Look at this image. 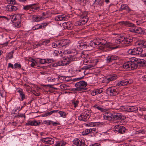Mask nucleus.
<instances>
[{
	"mask_svg": "<svg viewBox=\"0 0 146 146\" xmlns=\"http://www.w3.org/2000/svg\"><path fill=\"white\" fill-rule=\"evenodd\" d=\"M77 46L80 49H83L86 51L91 50L93 48L96 47H102V48L106 46L111 50L115 49L117 48L112 47L109 45H106L105 40L100 38L96 39L93 41H91L89 43L84 42L83 41H80L77 43Z\"/></svg>",
	"mask_w": 146,
	"mask_h": 146,
	"instance_id": "obj_1",
	"label": "nucleus"
},
{
	"mask_svg": "<svg viewBox=\"0 0 146 146\" xmlns=\"http://www.w3.org/2000/svg\"><path fill=\"white\" fill-rule=\"evenodd\" d=\"M133 61H128L123 64V68L128 70H133L136 69L139 65V66L145 65L146 61L143 59L135 58Z\"/></svg>",
	"mask_w": 146,
	"mask_h": 146,
	"instance_id": "obj_2",
	"label": "nucleus"
},
{
	"mask_svg": "<svg viewBox=\"0 0 146 146\" xmlns=\"http://www.w3.org/2000/svg\"><path fill=\"white\" fill-rule=\"evenodd\" d=\"M87 85L86 82L84 81H80L77 82L75 84L76 88L75 89V90L78 91H83L87 89L86 87Z\"/></svg>",
	"mask_w": 146,
	"mask_h": 146,
	"instance_id": "obj_3",
	"label": "nucleus"
},
{
	"mask_svg": "<svg viewBox=\"0 0 146 146\" xmlns=\"http://www.w3.org/2000/svg\"><path fill=\"white\" fill-rule=\"evenodd\" d=\"M54 139L50 137L42 138L40 141L44 144H52L54 143Z\"/></svg>",
	"mask_w": 146,
	"mask_h": 146,
	"instance_id": "obj_4",
	"label": "nucleus"
},
{
	"mask_svg": "<svg viewBox=\"0 0 146 146\" xmlns=\"http://www.w3.org/2000/svg\"><path fill=\"white\" fill-rule=\"evenodd\" d=\"M90 115L88 113H84L78 117V119L80 121H86L90 118Z\"/></svg>",
	"mask_w": 146,
	"mask_h": 146,
	"instance_id": "obj_5",
	"label": "nucleus"
},
{
	"mask_svg": "<svg viewBox=\"0 0 146 146\" xmlns=\"http://www.w3.org/2000/svg\"><path fill=\"white\" fill-rule=\"evenodd\" d=\"M114 128L116 131L118 132L121 134L125 132V131L126 130L125 127L120 125H116L114 127Z\"/></svg>",
	"mask_w": 146,
	"mask_h": 146,
	"instance_id": "obj_6",
	"label": "nucleus"
},
{
	"mask_svg": "<svg viewBox=\"0 0 146 146\" xmlns=\"http://www.w3.org/2000/svg\"><path fill=\"white\" fill-rule=\"evenodd\" d=\"M41 124V123L40 121H37L36 120H30L25 124L26 126H38Z\"/></svg>",
	"mask_w": 146,
	"mask_h": 146,
	"instance_id": "obj_7",
	"label": "nucleus"
},
{
	"mask_svg": "<svg viewBox=\"0 0 146 146\" xmlns=\"http://www.w3.org/2000/svg\"><path fill=\"white\" fill-rule=\"evenodd\" d=\"M108 92H109L110 95L111 96H115L118 95L119 92H118L117 90L112 88H109L107 90Z\"/></svg>",
	"mask_w": 146,
	"mask_h": 146,
	"instance_id": "obj_8",
	"label": "nucleus"
},
{
	"mask_svg": "<svg viewBox=\"0 0 146 146\" xmlns=\"http://www.w3.org/2000/svg\"><path fill=\"white\" fill-rule=\"evenodd\" d=\"M121 25L128 27H134L135 25L129 21H122L119 22Z\"/></svg>",
	"mask_w": 146,
	"mask_h": 146,
	"instance_id": "obj_9",
	"label": "nucleus"
},
{
	"mask_svg": "<svg viewBox=\"0 0 146 146\" xmlns=\"http://www.w3.org/2000/svg\"><path fill=\"white\" fill-rule=\"evenodd\" d=\"M48 23H42L41 25H39L38 27H37L39 25L38 24H37L33 27L32 30L33 31H34L36 30L41 29L42 28H44L46 26H47L48 25Z\"/></svg>",
	"mask_w": 146,
	"mask_h": 146,
	"instance_id": "obj_10",
	"label": "nucleus"
},
{
	"mask_svg": "<svg viewBox=\"0 0 146 146\" xmlns=\"http://www.w3.org/2000/svg\"><path fill=\"white\" fill-rule=\"evenodd\" d=\"M138 108L136 106H128L126 110L129 112H135L137 111Z\"/></svg>",
	"mask_w": 146,
	"mask_h": 146,
	"instance_id": "obj_11",
	"label": "nucleus"
},
{
	"mask_svg": "<svg viewBox=\"0 0 146 146\" xmlns=\"http://www.w3.org/2000/svg\"><path fill=\"white\" fill-rule=\"evenodd\" d=\"M112 120H120L121 119H125L126 117L122 115L120 113H116L114 114Z\"/></svg>",
	"mask_w": 146,
	"mask_h": 146,
	"instance_id": "obj_12",
	"label": "nucleus"
},
{
	"mask_svg": "<svg viewBox=\"0 0 146 146\" xmlns=\"http://www.w3.org/2000/svg\"><path fill=\"white\" fill-rule=\"evenodd\" d=\"M118 57L116 56H108L106 57V62L108 63L118 59Z\"/></svg>",
	"mask_w": 146,
	"mask_h": 146,
	"instance_id": "obj_13",
	"label": "nucleus"
},
{
	"mask_svg": "<svg viewBox=\"0 0 146 146\" xmlns=\"http://www.w3.org/2000/svg\"><path fill=\"white\" fill-rule=\"evenodd\" d=\"M75 58L73 57H67L65 59V60L63 61V66L67 65L70 64L72 61L75 60Z\"/></svg>",
	"mask_w": 146,
	"mask_h": 146,
	"instance_id": "obj_14",
	"label": "nucleus"
},
{
	"mask_svg": "<svg viewBox=\"0 0 146 146\" xmlns=\"http://www.w3.org/2000/svg\"><path fill=\"white\" fill-rule=\"evenodd\" d=\"M73 25L70 22H65L63 23V26L65 29H71Z\"/></svg>",
	"mask_w": 146,
	"mask_h": 146,
	"instance_id": "obj_15",
	"label": "nucleus"
},
{
	"mask_svg": "<svg viewBox=\"0 0 146 146\" xmlns=\"http://www.w3.org/2000/svg\"><path fill=\"white\" fill-rule=\"evenodd\" d=\"M135 55H140V56H143V55H142L143 54H141L143 51L141 48L140 47H136L135 48Z\"/></svg>",
	"mask_w": 146,
	"mask_h": 146,
	"instance_id": "obj_16",
	"label": "nucleus"
},
{
	"mask_svg": "<svg viewBox=\"0 0 146 146\" xmlns=\"http://www.w3.org/2000/svg\"><path fill=\"white\" fill-rule=\"evenodd\" d=\"M94 4L95 5V6L100 7L104 5V1L102 0H95Z\"/></svg>",
	"mask_w": 146,
	"mask_h": 146,
	"instance_id": "obj_17",
	"label": "nucleus"
},
{
	"mask_svg": "<svg viewBox=\"0 0 146 146\" xmlns=\"http://www.w3.org/2000/svg\"><path fill=\"white\" fill-rule=\"evenodd\" d=\"M36 4H33L29 5H27L26 6H23V9L26 10L31 9L32 11L34 9V7H33L36 5Z\"/></svg>",
	"mask_w": 146,
	"mask_h": 146,
	"instance_id": "obj_18",
	"label": "nucleus"
},
{
	"mask_svg": "<svg viewBox=\"0 0 146 146\" xmlns=\"http://www.w3.org/2000/svg\"><path fill=\"white\" fill-rule=\"evenodd\" d=\"M135 33L138 34H144L145 33V30L141 28L136 27Z\"/></svg>",
	"mask_w": 146,
	"mask_h": 146,
	"instance_id": "obj_19",
	"label": "nucleus"
},
{
	"mask_svg": "<svg viewBox=\"0 0 146 146\" xmlns=\"http://www.w3.org/2000/svg\"><path fill=\"white\" fill-rule=\"evenodd\" d=\"M138 44L141 46H142L143 48H146V41L140 40H139Z\"/></svg>",
	"mask_w": 146,
	"mask_h": 146,
	"instance_id": "obj_20",
	"label": "nucleus"
},
{
	"mask_svg": "<svg viewBox=\"0 0 146 146\" xmlns=\"http://www.w3.org/2000/svg\"><path fill=\"white\" fill-rule=\"evenodd\" d=\"M17 92L19 93L20 96L21 97V99L23 101L25 98V95L24 93L23 92V90L21 89L19 90Z\"/></svg>",
	"mask_w": 146,
	"mask_h": 146,
	"instance_id": "obj_21",
	"label": "nucleus"
},
{
	"mask_svg": "<svg viewBox=\"0 0 146 146\" xmlns=\"http://www.w3.org/2000/svg\"><path fill=\"white\" fill-rule=\"evenodd\" d=\"M63 61H59L56 62L53 64L52 66L56 67L59 66H63Z\"/></svg>",
	"mask_w": 146,
	"mask_h": 146,
	"instance_id": "obj_22",
	"label": "nucleus"
},
{
	"mask_svg": "<svg viewBox=\"0 0 146 146\" xmlns=\"http://www.w3.org/2000/svg\"><path fill=\"white\" fill-rule=\"evenodd\" d=\"M50 42V40L48 39H46L44 41H43L42 42L39 43L38 44V46H41L42 45H44L46 46Z\"/></svg>",
	"mask_w": 146,
	"mask_h": 146,
	"instance_id": "obj_23",
	"label": "nucleus"
},
{
	"mask_svg": "<svg viewBox=\"0 0 146 146\" xmlns=\"http://www.w3.org/2000/svg\"><path fill=\"white\" fill-rule=\"evenodd\" d=\"M127 52L129 54L135 55V48L129 49Z\"/></svg>",
	"mask_w": 146,
	"mask_h": 146,
	"instance_id": "obj_24",
	"label": "nucleus"
},
{
	"mask_svg": "<svg viewBox=\"0 0 146 146\" xmlns=\"http://www.w3.org/2000/svg\"><path fill=\"white\" fill-rule=\"evenodd\" d=\"M88 20V17L86 16L83 17L82 19L81 20V21L83 25H84L87 23Z\"/></svg>",
	"mask_w": 146,
	"mask_h": 146,
	"instance_id": "obj_25",
	"label": "nucleus"
},
{
	"mask_svg": "<svg viewBox=\"0 0 146 146\" xmlns=\"http://www.w3.org/2000/svg\"><path fill=\"white\" fill-rule=\"evenodd\" d=\"M81 139H78L77 138H76L73 141V143L76 145L77 146H79Z\"/></svg>",
	"mask_w": 146,
	"mask_h": 146,
	"instance_id": "obj_26",
	"label": "nucleus"
},
{
	"mask_svg": "<svg viewBox=\"0 0 146 146\" xmlns=\"http://www.w3.org/2000/svg\"><path fill=\"white\" fill-rule=\"evenodd\" d=\"M128 6L126 4H122L121 5L120 8V11L123 10H126Z\"/></svg>",
	"mask_w": 146,
	"mask_h": 146,
	"instance_id": "obj_27",
	"label": "nucleus"
},
{
	"mask_svg": "<svg viewBox=\"0 0 146 146\" xmlns=\"http://www.w3.org/2000/svg\"><path fill=\"white\" fill-rule=\"evenodd\" d=\"M59 114L61 116L63 117H66V113L62 111H60L58 112Z\"/></svg>",
	"mask_w": 146,
	"mask_h": 146,
	"instance_id": "obj_28",
	"label": "nucleus"
},
{
	"mask_svg": "<svg viewBox=\"0 0 146 146\" xmlns=\"http://www.w3.org/2000/svg\"><path fill=\"white\" fill-rule=\"evenodd\" d=\"M41 17L36 16L35 17H33V20L34 22H38L41 20Z\"/></svg>",
	"mask_w": 146,
	"mask_h": 146,
	"instance_id": "obj_29",
	"label": "nucleus"
},
{
	"mask_svg": "<svg viewBox=\"0 0 146 146\" xmlns=\"http://www.w3.org/2000/svg\"><path fill=\"white\" fill-rule=\"evenodd\" d=\"M126 37L123 36H120L119 40H120L122 42V44H124L125 42Z\"/></svg>",
	"mask_w": 146,
	"mask_h": 146,
	"instance_id": "obj_30",
	"label": "nucleus"
},
{
	"mask_svg": "<svg viewBox=\"0 0 146 146\" xmlns=\"http://www.w3.org/2000/svg\"><path fill=\"white\" fill-rule=\"evenodd\" d=\"M90 133V131L89 129H86L85 131H83L82 132V135H86L89 133Z\"/></svg>",
	"mask_w": 146,
	"mask_h": 146,
	"instance_id": "obj_31",
	"label": "nucleus"
},
{
	"mask_svg": "<svg viewBox=\"0 0 146 146\" xmlns=\"http://www.w3.org/2000/svg\"><path fill=\"white\" fill-rule=\"evenodd\" d=\"M104 118L105 119L108 120H112V117H110L106 113L104 116Z\"/></svg>",
	"mask_w": 146,
	"mask_h": 146,
	"instance_id": "obj_32",
	"label": "nucleus"
},
{
	"mask_svg": "<svg viewBox=\"0 0 146 146\" xmlns=\"http://www.w3.org/2000/svg\"><path fill=\"white\" fill-rule=\"evenodd\" d=\"M61 41L62 47L64 46L67 44V40H63Z\"/></svg>",
	"mask_w": 146,
	"mask_h": 146,
	"instance_id": "obj_33",
	"label": "nucleus"
},
{
	"mask_svg": "<svg viewBox=\"0 0 146 146\" xmlns=\"http://www.w3.org/2000/svg\"><path fill=\"white\" fill-rule=\"evenodd\" d=\"M79 102L78 101H74L73 100L72 101V105L74 106V107L76 108Z\"/></svg>",
	"mask_w": 146,
	"mask_h": 146,
	"instance_id": "obj_34",
	"label": "nucleus"
},
{
	"mask_svg": "<svg viewBox=\"0 0 146 146\" xmlns=\"http://www.w3.org/2000/svg\"><path fill=\"white\" fill-rule=\"evenodd\" d=\"M119 121V124H120L124 125L126 124L127 122V121L125 120V119H121Z\"/></svg>",
	"mask_w": 146,
	"mask_h": 146,
	"instance_id": "obj_35",
	"label": "nucleus"
},
{
	"mask_svg": "<svg viewBox=\"0 0 146 146\" xmlns=\"http://www.w3.org/2000/svg\"><path fill=\"white\" fill-rule=\"evenodd\" d=\"M94 107L96 108L97 109L100 110L102 112L104 111V109L103 108H101L100 106H97V105H94Z\"/></svg>",
	"mask_w": 146,
	"mask_h": 146,
	"instance_id": "obj_36",
	"label": "nucleus"
},
{
	"mask_svg": "<svg viewBox=\"0 0 146 146\" xmlns=\"http://www.w3.org/2000/svg\"><path fill=\"white\" fill-rule=\"evenodd\" d=\"M79 144L80 145L79 146H87L85 144L84 140L83 139H81Z\"/></svg>",
	"mask_w": 146,
	"mask_h": 146,
	"instance_id": "obj_37",
	"label": "nucleus"
},
{
	"mask_svg": "<svg viewBox=\"0 0 146 146\" xmlns=\"http://www.w3.org/2000/svg\"><path fill=\"white\" fill-rule=\"evenodd\" d=\"M122 81L123 84H124V86L131 83V82H130V80H122Z\"/></svg>",
	"mask_w": 146,
	"mask_h": 146,
	"instance_id": "obj_38",
	"label": "nucleus"
},
{
	"mask_svg": "<svg viewBox=\"0 0 146 146\" xmlns=\"http://www.w3.org/2000/svg\"><path fill=\"white\" fill-rule=\"evenodd\" d=\"M14 68H18L19 69H21V65L20 64L16 63L14 64Z\"/></svg>",
	"mask_w": 146,
	"mask_h": 146,
	"instance_id": "obj_39",
	"label": "nucleus"
},
{
	"mask_svg": "<svg viewBox=\"0 0 146 146\" xmlns=\"http://www.w3.org/2000/svg\"><path fill=\"white\" fill-rule=\"evenodd\" d=\"M103 89L102 88H101L100 89H98L96 90V91L97 94H98L101 93L103 92Z\"/></svg>",
	"mask_w": 146,
	"mask_h": 146,
	"instance_id": "obj_40",
	"label": "nucleus"
},
{
	"mask_svg": "<svg viewBox=\"0 0 146 146\" xmlns=\"http://www.w3.org/2000/svg\"><path fill=\"white\" fill-rule=\"evenodd\" d=\"M75 25L76 26L83 25L82 22L81 20L77 21L75 23Z\"/></svg>",
	"mask_w": 146,
	"mask_h": 146,
	"instance_id": "obj_41",
	"label": "nucleus"
},
{
	"mask_svg": "<svg viewBox=\"0 0 146 146\" xmlns=\"http://www.w3.org/2000/svg\"><path fill=\"white\" fill-rule=\"evenodd\" d=\"M39 62L41 64H44L46 63V59H39Z\"/></svg>",
	"mask_w": 146,
	"mask_h": 146,
	"instance_id": "obj_42",
	"label": "nucleus"
},
{
	"mask_svg": "<svg viewBox=\"0 0 146 146\" xmlns=\"http://www.w3.org/2000/svg\"><path fill=\"white\" fill-rule=\"evenodd\" d=\"M8 3L11 4H15V0H6Z\"/></svg>",
	"mask_w": 146,
	"mask_h": 146,
	"instance_id": "obj_43",
	"label": "nucleus"
},
{
	"mask_svg": "<svg viewBox=\"0 0 146 146\" xmlns=\"http://www.w3.org/2000/svg\"><path fill=\"white\" fill-rule=\"evenodd\" d=\"M46 59V63L49 64L54 62V60L52 59L47 58Z\"/></svg>",
	"mask_w": 146,
	"mask_h": 146,
	"instance_id": "obj_44",
	"label": "nucleus"
},
{
	"mask_svg": "<svg viewBox=\"0 0 146 146\" xmlns=\"http://www.w3.org/2000/svg\"><path fill=\"white\" fill-rule=\"evenodd\" d=\"M62 15H58L55 18V20L57 21H62Z\"/></svg>",
	"mask_w": 146,
	"mask_h": 146,
	"instance_id": "obj_45",
	"label": "nucleus"
},
{
	"mask_svg": "<svg viewBox=\"0 0 146 146\" xmlns=\"http://www.w3.org/2000/svg\"><path fill=\"white\" fill-rule=\"evenodd\" d=\"M9 7H10V9L12 11H16L17 10V7L13 5H10L9 6Z\"/></svg>",
	"mask_w": 146,
	"mask_h": 146,
	"instance_id": "obj_46",
	"label": "nucleus"
},
{
	"mask_svg": "<svg viewBox=\"0 0 146 146\" xmlns=\"http://www.w3.org/2000/svg\"><path fill=\"white\" fill-rule=\"evenodd\" d=\"M15 25L16 27L19 28L21 26V24L20 21L17 22L16 23H15Z\"/></svg>",
	"mask_w": 146,
	"mask_h": 146,
	"instance_id": "obj_47",
	"label": "nucleus"
},
{
	"mask_svg": "<svg viewBox=\"0 0 146 146\" xmlns=\"http://www.w3.org/2000/svg\"><path fill=\"white\" fill-rule=\"evenodd\" d=\"M62 41H58L56 42V46H57L58 48H60L62 47Z\"/></svg>",
	"mask_w": 146,
	"mask_h": 146,
	"instance_id": "obj_48",
	"label": "nucleus"
},
{
	"mask_svg": "<svg viewBox=\"0 0 146 146\" xmlns=\"http://www.w3.org/2000/svg\"><path fill=\"white\" fill-rule=\"evenodd\" d=\"M110 77H111V80H114L117 78V76L115 74H113L111 76H110Z\"/></svg>",
	"mask_w": 146,
	"mask_h": 146,
	"instance_id": "obj_49",
	"label": "nucleus"
},
{
	"mask_svg": "<svg viewBox=\"0 0 146 146\" xmlns=\"http://www.w3.org/2000/svg\"><path fill=\"white\" fill-rule=\"evenodd\" d=\"M117 85L118 86H124V84H123V83L122 80H121V81H120L119 82H118L117 83Z\"/></svg>",
	"mask_w": 146,
	"mask_h": 146,
	"instance_id": "obj_50",
	"label": "nucleus"
},
{
	"mask_svg": "<svg viewBox=\"0 0 146 146\" xmlns=\"http://www.w3.org/2000/svg\"><path fill=\"white\" fill-rule=\"evenodd\" d=\"M93 67V65L90 64L85 66V70H88L91 68Z\"/></svg>",
	"mask_w": 146,
	"mask_h": 146,
	"instance_id": "obj_51",
	"label": "nucleus"
},
{
	"mask_svg": "<svg viewBox=\"0 0 146 146\" xmlns=\"http://www.w3.org/2000/svg\"><path fill=\"white\" fill-rule=\"evenodd\" d=\"M129 37H126L125 39V42L124 44H129Z\"/></svg>",
	"mask_w": 146,
	"mask_h": 146,
	"instance_id": "obj_52",
	"label": "nucleus"
},
{
	"mask_svg": "<svg viewBox=\"0 0 146 146\" xmlns=\"http://www.w3.org/2000/svg\"><path fill=\"white\" fill-rule=\"evenodd\" d=\"M89 129L90 130V133H94L96 130V128H91Z\"/></svg>",
	"mask_w": 146,
	"mask_h": 146,
	"instance_id": "obj_53",
	"label": "nucleus"
},
{
	"mask_svg": "<svg viewBox=\"0 0 146 146\" xmlns=\"http://www.w3.org/2000/svg\"><path fill=\"white\" fill-rule=\"evenodd\" d=\"M106 113L110 117H112V119H113V117H112V116H113L114 114H112L110 112H108Z\"/></svg>",
	"mask_w": 146,
	"mask_h": 146,
	"instance_id": "obj_54",
	"label": "nucleus"
},
{
	"mask_svg": "<svg viewBox=\"0 0 146 146\" xmlns=\"http://www.w3.org/2000/svg\"><path fill=\"white\" fill-rule=\"evenodd\" d=\"M84 68H82L78 70L79 72H81L82 73V74L83 75H85V71H84Z\"/></svg>",
	"mask_w": 146,
	"mask_h": 146,
	"instance_id": "obj_55",
	"label": "nucleus"
},
{
	"mask_svg": "<svg viewBox=\"0 0 146 146\" xmlns=\"http://www.w3.org/2000/svg\"><path fill=\"white\" fill-rule=\"evenodd\" d=\"M52 125L53 126H57V125H60V123H57L52 121Z\"/></svg>",
	"mask_w": 146,
	"mask_h": 146,
	"instance_id": "obj_56",
	"label": "nucleus"
},
{
	"mask_svg": "<svg viewBox=\"0 0 146 146\" xmlns=\"http://www.w3.org/2000/svg\"><path fill=\"white\" fill-rule=\"evenodd\" d=\"M119 37L118 38H117L115 40V42L117 43H121L122 44V42H121V40H119Z\"/></svg>",
	"mask_w": 146,
	"mask_h": 146,
	"instance_id": "obj_57",
	"label": "nucleus"
},
{
	"mask_svg": "<svg viewBox=\"0 0 146 146\" xmlns=\"http://www.w3.org/2000/svg\"><path fill=\"white\" fill-rule=\"evenodd\" d=\"M135 31H136V27H135L134 29L133 28H130V29L129 31L131 32H132L133 33H135Z\"/></svg>",
	"mask_w": 146,
	"mask_h": 146,
	"instance_id": "obj_58",
	"label": "nucleus"
},
{
	"mask_svg": "<svg viewBox=\"0 0 146 146\" xmlns=\"http://www.w3.org/2000/svg\"><path fill=\"white\" fill-rule=\"evenodd\" d=\"M66 87V85L64 84H62L60 86V88L62 89H65V88Z\"/></svg>",
	"mask_w": 146,
	"mask_h": 146,
	"instance_id": "obj_59",
	"label": "nucleus"
},
{
	"mask_svg": "<svg viewBox=\"0 0 146 146\" xmlns=\"http://www.w3.org/2000/svg\"><path fill=\"white\" fill-rule=\"evenodd\" d=\"M18 116L20 117H24V118H25L26 117L25 115L24 114L21 113V114H18L17 115Z\"/></svg>",
	"mask_w": 146,
	"mask_h": 146,
	"instance_id": "obj_60",
	"label": "nucleus"
},
{
	"mask_svg": "<svg viewBox=\"0 0 146 146\" xmlns=\"http://www.w3.org/2000/svg\"><path fill=\"white\" fill-rule=\"evenodd\" d=\"M8 67H11L12 69L14 68V66H13V64L11 63H9L8 64Z\"/></svg>",
	"mask_w": 146,
	"mask_h": 146,
	"instance_id": "obj_61",
	"label": "nucleus"
},
{
	"mask_svg": "<svg viewBox=\"0 0 146 146\" xmlns=\"http://www.w3.org/2000/svg\"><path fill=\"white\" fill-rule=\"evenodd\" d=\"M96 91H93L91 93V94L93 96H94L97 94Z\"/></svg>",
	"mask_w": 146,
	"mask_h": 146,
	"instance_id": "obj_62",
	"label": "nucleus"
},
{
	"mask_svg": "<svg viewBox=\"0 0 146 146\" xmlns=\"http://www.w3.org/2000/svg\"><path fill=\"white\" fill-rule=\"evenodd\" d=\"M139 110L141 111H146V108H140Z\"/></svg>",
	"mask_w": 146,
	"mask_h": 146,
	"instance_id": "obj_63",
	"label": "nucleus"
},
{
	"mask_svg": "<svg viewBox=\"0 0 146 146\" xmlns=\"http://www.w3.org/2000/svg\"><path fill=\"white\" fill-rule=\"evenodd\" d=\"M142 79L144 81L146 82V75L143 76L142 77Z\"/></svg>",
	"mask_w": 146,
	"mask_h": 146,
	"instance_id": "obj_64",
	"label": "nucleus"
}]
</instances>
